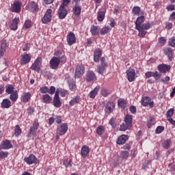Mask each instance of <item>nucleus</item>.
Masks as SVG:
<instances>
[{
    "label": "nucleus",
    "mask_w": 175,
    "mask_h": 175,
    "mask_svg": "<svg viewBox=\"0 0 175 175\" xmlns=\"http://www.w3.org/2000/svg\"><path fill=\"white\" fill-rule=\"evenodd\" d=\"M144 16H141L138 17L135 21V29L138 31V36L139 38H144L147 35V30L150 29L151 28V23H144ZM143 24V25H142Z\"/></svg>",
    "instance_id": "f257e3e1"
},
{
    "label": "nucleus",
    "mask_w": 175,
    "mask_h": 175,
    "mask_svg": "<svg viewBox=\"0 0 175 175\" xmlns=\"http://www.w3.org/2000/svg\"><path fill=\"white\" fill-rule=\"evenodd\" d=\"M21 6H23L21 2L15 0L11 5L10 11L12 12V13H20V12H21Z\"/></svg>",
    "instance_id": "f03ea898"
},
{
    "label": "nucleus",
    "mask_w": 175,
    "mask_h": 175,
    "mask_svg": "<svg viewBox=\"0 0 175 175\" xmlns=\"http://www.w3.org/2000/svg\"><path fill=\"white\" fill-rule=\"evenodd\" d=\"M100 62L101 64L97 67V72L99 75H103L107 68V63H106V59L105 57L100 59Z\"/></svg>",
    "instance_id": "7ed1b4c3"
},
{
    "label": "nucleus",
    "mask_w": 175,
    "mask_h": 175,
    "mask_svg": "<svg viewBox=\"0 0 175 175\" xmlns=\"http://www.w3.org/2000/svg\"><path fill=\"white\" fill-rule=\"evenodd\" d=\"M84 70H85V68H84V66L83 64L78 65L75 70V79H80V77L84 75Z\"/></svg>",
    "instance_id": "20e7f679"
},
{
    "label": "nucleus",
    "mask_w": 175,
    "mask_h": 175,
    "mask_svg": "<svg viewBox=\"0 0 175 175\" xmlns=\"http://www.w3.org/2000/svg\"><path fill=\"white\" fill-rule=\"evenodd\" d=\"M53 106L57 108L62 106V102H61L59 98V92H58V90L55 92V96L53 97Z\"/></svg>",
    "instance_id": "39448f33"
},
{
    "label": "nucleus",
    "mask_w": 175,
    "mask_h": 175,
    "mask_svg": "<svg viewBox=\"0 0 175 175\" xmlns=\"http://www.w3.org/2000/svg\"><path fill=\"white\" fill-rule=\"evenodd\" d=\"M68 132V124L63 123L57 126V135H65Z\"/></svg>",
    "instance_id": "423d86ee"
},
{
    "label": "nucleus",
    "mask_w": 175,
    "mask_h": 175,
    "mask_svg": "<svg viewBox=\"0 0 175 175\" xmlns=\"http://www.w3.org/2000/svg\"><path fill=\"white\" fill-rule=\"evenodd\" d=\"M51 13H53V10L51 9H49L46 10L45 14L42 18V21L43 24H47L51 21Z\"/></svg>",
    "instance_id": "0eeeda50"
},
{
    "label": "nucleus",
    "mask_w": 175,
    "mask_h": 175,
    "mask_svg": "<svg viewBox=\"0 0 175 175\" xmlns=\"http://www.w3.org/2000/svg\"><path fill=\"white\" fill-rule=\"evenodd\" d=\"M40 65H42V59L38 57L36 59L35 62L31 66L32 70H36V72H40Z\"/></svg>",
    "instance_id": "6e6552de"
},
{
    "label": "nucleus",
    "mask_w": 175,
    "mask_h": 175,
    "mask_svg": "<svg viewBox=\"0 0 175 175\" xmlns=\"http://www.w3.org/2000/svg\"><path fill=\"white\" fill-rule=\"evenodd\" d=\"M38 129H39V122H38V121H35L33 125L30 127L29 131L28 133L29 137L33 136Z\"/></svg>",
    "instance_id": "1a4fd4ad"
},
{
    "label": "nucleus",
    "mask_w": 175,
    "mask_h": 175,
    "mask_svg": "<svg viewBox=\"0 0 175 175\" xmlns=\"http://www.w3.org/2000/svg\"><path fill=\"white\" fill-rule=\"evenodd\" d=\"M26 9L29 12H35L39 10V6L38 5V3H35L34 1H31L27 5Z\"/></svg>",
    "instance_id": "9d476101"
},
{
    "label": "nucleus",
    "mask_w": 175,
    "mask_h": 175,
    "mask_svg": "<svg viewBox=\"0 0 175 175\" xmlns=\"http://www.w3.org/2000/svg\"><path fill=\"white\" fill-rule=\"evenodd\" d=\"M142 104L143 106H148L150 109H152L154 107V103L153 101L151 102V98L148 96H146L142 98Z\"/></svg>",
    "instance_id": "9b49d317"
},
{
    "label": "nucleus",
    "mask_w": 175,
    "mask_h": 175,
    "mask_svg": "<svg viewBox=\"0 0 175 175\" xmlns=\"http://www.w3.org/2000/svg\"><path fill=\"white\" fill-rule=\"evenodd\" d=\"M25 162L27 163V165H32L33 163H38V158L35 157L33 154L29 155L28 157H25L24 159Z\"/></svg>",
    "instance_id": "f8f14e48"
},
{
    "label": "nucleus",
    "mask_w": 175,
    "mask_h": 175,
    "mask_svg": "<svg viewBox=\"0 0 175 175\" xmlns=\"http://www.w3.org/2000/svg\"><path fill=\"white\" fill-rule=\"evenodd\" d=\"M50 66L51 69H58L59 66V60L58 57H53L50 61Z\"/></svg>",
    "instance_id": "ddd939ff"
},
{
    "label": "nucleus",
    "mask_w": 175,
    "mask_h": 175,
    "mask_svg": "<svg viewBox=\"0 0 175 175\" xmlns=\"http://www.w3.org/2000/svg\"><path fill=\"white\" fill-rule=\"evenodd\" d=\"M126 73L127 75L129 81L132 82L135 81V76H136V72L134 69L129 68L126 72Z\"/></svg>",
    "instance_id": "4468645a"
},
{
    "label": "nucleus",
    "mask_w": 175,
    "mask_h": 175,
    "mask_svg": "<svg viewBox=\"0 0 175 175\" xmlns=\"http://www.w3.org/2000/svg\"><path fill=\"white\" fill-rule=\"evenodd\" d=\"M116 107V105L113 102L107 103L105 105V111L107 113V114H110L111 113H113V111L114 110Z\"/></svg>",
    "instance_id": "2eb2a0df"
},
{
    "label": "nucleus",
    "mask_w": 175,
    "mask_h": 175,
    "mask_svg": "<svg viewBox=\"0 0 175 175\" xmlns=\"http://www.w3.org/2000/svg\"><path fill=\"white\" fill-rule=\"evenodd\" d=\"M13 145L9 140L3 141L0 145L1 150H9L10 148H12Z\"/></svg>",
    "instance_id": "dca6fc26"
},
{
    "label": "nucleus",
    "mask_w": 175,
    "mask_h": 175,
    "mask_svg": "<svg viewBox=\"0 0 175 175\" xmlns=\"http://www.w3.org/2000/svg\"><path fill=\"white\" fill-rule=\"evenodd\" d=\"M67 42L69 46H72L74 43H76V36L72 31H70L67 36Z\"/></svg>",
    "instance_id": "f3484780"
},
{
    "label": "nucleus",
    "mask_w": 175,
    "mask_h": 175,
    "mask_svg": "<svg viewBox=\"0 0 175 175\" xmlns=\"http://www.w3.org/2000/svg\"><path fill=\"white\" fill-rule=\"evenodd\" d=\"M58 14H59V18L60 20H64L66 17V14H68V11L66 10V8L64 7L60 6L59 11H58Z\"/></svg>",
    "instance_id": "a211bd4d"
},
{
    "label": "nucleus",
    "mask_w": 175,
    "mask_h": 175,
    "mask_svg": "<svg viewBox=\"0 0 175 175\" xmlns=\"http://www.w3.org/2000/svg\"><path fill=\"white\" fill-rule=\"evenodd\" d=\"M21 65H26V64H28L31 61V57L29 55H21Z\"/></svg>",
    "instance_id": "6ab92c4d"
},
{
    "label": "nucleus",
    "mask_w": 175,
    "mask_h": 175,
    "mask_svg": "<svg viewBox=\"0 0 175 175\" xmlns=\"http://www.w3.org/2000/svg\"><path fill=\"white\" fill-rule=\"evenodd\" d=\"M96 75L92 71H88L86 74V81H95Z\"/></svg>",
    "instance_id": "aec40b11"
},
{
    "label": "nucleus",
    "mask_w": 175,
    "mask_h": 175,
    "mask_svg": "<svg viewBox=\"0 0 175 175\" xmlns=\"http://www.w3.org/2000/svg\"><path fill=\"white\" fill-rule=\"evenodd\" d=\"M158 69L160 73H166V72H169L170 66L166 64H160L158 66Z\"/></svg>",
    "instance_id": "412c9836"
},
{
    "label": "nucleus",
    "mask_w": 175,
    "mask_h": 175,
    "mask_svg": "<svg viewBox=\"0 0 175 175\" xmlns=\"http://www.w3.org/2000/svg\"><path fill=\"white\" fill-rule=\"evenodd\" d=\"M102 57V49H98L94 51V62H99V58Z\"/></svg>",
    "instance_id": "4be33fe9"
},
{
    "label": "nucleus",
    "mask_w": 175,
    "mask_h": 175,
    "mask_svg": "<svg viewBox=\"0 0 175 175\" xmlns=\"http://www.w3.org/2000/svg\"><path fill=\"white\" fill-rule=\"evenodd\" d=\"M128 139V135H122L120 137H119L117 139V144L121 145V144H125L126 143V140Z\"/></svg>",
    "instance_id": "5701e85b"
},
{
    "label": "nucleus",
    "mask_w": 175,
    "mask_h": 175,
    "mask_svg": "<svg viewBox=\"0 0 175 175\" xmlns=\"http://www.w3.org/2000/svg\"><path fill=\"white\" fill-rule=\"evenodd\" d=\"M20 23V19L18 18H15L12 22L11 23L10 25V28L12 31H16L17 30V25Z\"/></svg>",
    "instance_id": "b1692460"
},
{
    "label": "nucleus",
    "mask_w": 175,
    "mask_h": 175,
    "mask_svg": "<svg viewBox=\"0 0 175 175\" xmlns=\"http://www.w3.org/2000/svg\"><path fill=\"white\" fill-rule=\"evenodd\" d=\"M55 55L56 56V58H58L59 64H63L64 62H65V61H66V57H65V55L61 56V51H59L55 52Z\"/></svg>",
    "instance_id": "393cba45"
},
{
    "label": "nucleus",
    "mask_w": 175,
    "mask_h": 175,
    "mask_svg": "<svg viewBox=\"0 0 175 175\" xmlns=\"http://www.w3.org/2000/svg\"><path fill=\"white\" fill-rule=\"evenodd\" d=\"M12 106V102L8 98H5L3 100L1 103L2 109H9Z\"/></svg>",
    "instance_id": "a878e982"
},
{
    "label": "nucleus",
    "mask_w": 175,
    "mask_h": 175,
    "mask_svg": "<svg viewBox=\"0 0 175 175\" xmlns=\"http://www.w3.org/2000/svg\"><path fill=\"white\" fill-rule=\"evenodd\" d=\"M81 155L83 158H85L88 154H90V147L85 146H83L81 150Z\"/></svg>",
    "instance_id": "bb28decb"
},
{
    "label": "nucleus",
    "mask_w": 175,
    "mask_h": 175,
    "mask_svg": "<svg viewBox=\"0 0 175 175\" xmlns=\"http://www.w3.org/2000/svg\"><path fill=\"white\" fill-rule=\"evenodd\" d=\"M99 90H100V87L96 86L92 92H90L89 94L90 98L94 99V98L96 96L98 92H99Z\"/></svg>",
    "instance_id": "cd10ccee"
},
{
    "label": "nucleus",
    "mask_w": 175,
    "mask_h": 175,
    "mask_svg": "<svg viewBox=\"0 0 175 175\" xmlns=\"http://www.w3.org/2000/svg\"><path fill=\"white\" fill-rule=\"evenodd\" d=\"M31 99V93H24L23 95L21 96V100L22 102H24L25 103H27V102H29Z\"/></svg>",
    "instance_id": "c85d7f7f"
},
{
    "label": "nucleus",
    "mask_w": 175,
    "mask_h": 175,
    "mask_svg": "<svg viewBox=\"0 0 175 175\" xmlns=\"http://www.w3.org/2000/svg\"><path fill=\"white\" fill-rule=\"evenodd\" d=\"M53 100V98L50 96L49 94H43L42 95V102L43 103H51V101Z\"/></svg>",
    "instance_id": "c756f323"
},
{
    "label": "nucleus",
    "mask_w": 175,
    "mask_h": 175,
    "mask_svg": "<svg viewBox=\"0 0 175 175\" xmlns=\"http://www.w3.org/2000/svg\"><path fill=\"white\" fill-rule=\"evenodd\" d=\"M164 53L168 56L170 61H172V58L173 57V50H172V48H167L164 49Z\"/></svg>",
    "instance_id": "7c9ffc66"
},
{
    "label": "nucleus",
    "mask_w": 175,
    "mask_h": 175,
    "mask_svg": "<svg viewBox=\"0 0 175 175\" xmlns=\"http://www.w3.org/2000/svg\"><path fill=\"white\" fill-rule=\"evenodd\" d=\"M10 99L12 102H16V100L18 99V93L17 92V90H14V92L10 94Z\"/></svg>",
    "instance_id": "2f4dec72"
},
{
    "label": "nucleus",
    "mask_w": 175,
    "mask_h": 175,
    "mask_svg": "<svg viewBox=\"0 0 175 175\" xmlns=\"http://www.w3.org/2000/svg\"><path fill=\"white\" fill-rule=\"evenodd\" d=\"M124 122L128 126L132 127V116L126 115L124 118Z\"/></svg>",
    "instance_id": "473e14b6"
},
{
    "label": "nucleus",
    "mask_w": 175,
    "mask_h": 175,
    "mask_svg": "<svg viewBox=\"0 0 175 175\" xmlns=\"http://www.w3.org/2000/svg\"><path fill=\"white\" fill-rule=\"evenodd\" d=\"M162 146L165 150H168V148H170V146H172V139H168L164 141Z\"/></svg>",
    "instance_id": "72a5a7b5"
},
{
    "label": "nucleus",
    "mask_w": 175,
    "mask_h": 175,
    "mask_svg": "<svg viewBox=\"0 0 175 175\" xmlns=\"http://www.w3.org/2000/svg\"><path fill=\"white\" fill-rule=\"evenodd\" d=\"M90 32L93 36L98 35L99 33V27L93 25L90 29Z\"/></svg>",
    "instance_id": "f704fd0d"
},
{
    "label": "nucleus",
    "mask_w": 175,
    "mask_h": 175,
    "mask_svg": "<svg viewBox=\"0 0 175 175\" xmlns=\"http://www.w3.org/2000/svg\"><path fill=\"white\" fill-rule=\"evenodd\" d=\"M118 105L119 107H121V109H125V107H126V101H125V100L124 99L120 98L118 100Z\"/></svg>",
    "instance_id": "c9c22d12"
},
{
    "label": "nucleus",
    "mask_w": 175,
    "mask_h": 175,
    "mask_svg": "<svg viewBox=\"0 0 175 175\" xmlns=\"http://www.w3.org/2000/svg\"><path fill=\"white\" fill-rule=\"evenodd\" d=\"M5 92L7 94H12V92H14V87L12 85H8L5 86Z\"/></svg>",
    "instance_id": "e433bc0d"
},
{
    "label": "nucleus",
    "mask_w": 175,
    "mask_h": 175,
    "mask_svg": "<svg viewBox=\"0 0 175 175\" xmlns=\"http://www.w3.org/2000/svg\"><path fill=\"white\" fill-rule=\"evenodd\" d=\"M73 12L75 16H80V13H81V8L79 5H75L73 8Z\"/></svg>",
    "instance_id": "4c0bfd02"
},
{
    "label": "nucleus",
    "mask_w": 175,
    "mask_h": 175,
    "mask_svg": "<svg viewBox=\"0 0 175 175\" xmlns=\"http://www.w3.org/2000/svg\"><path fill=\"white\" fill-rule=\"evenodd\" d=\"M80 102V97L79 96H75L70 101V106H75L76 103H79Z\"/></svg>",
    "instance_id": "58836bf2"
},
{
    "label": "nucleus",
    "mask_w": 175,
    "mask_h": 175,
    "mask_svg": "<svg viewBox=\"0 0 175 175\" xmlns=\"http://www.w3.org/2000/svg\"><path fill=\"white\" fill-rule=\"evenodd\" d=\"M128 157H129V152L123 150L120 152V158L122 159H128Z\"/></svg>",
    "instance_id": "ea45409f"
},
{
    "label": "nucleus",
    "mask_w": 175,
    "mask_h": 175,
    "mask_svg": "<svg viewBox=\"0 0 175 175\" xmlns=\"http://www.w3.org/2000/svg\"><path fill=\"white\" fill-rule=\"evenodd\" d=\"M131 126H129L126 123H123L120 127V131L122 132H125V131H128V129H131Z\"/></svg>",
    "instance_id": "a19ab883"
},
{
    "label": "nucleus",
    "mask_w": 175,
    "mask_h": 175,
    "mask_svg": "<svg viewBox=\"0 0 175 175\" xmlns=\"http://www.w3.org/2000/svg\"><path fill=\"white\" fill-rule=\"evenodd\" d=\"M97 18L98 21H103L105 19V12L103 11L98 12Z\"/></svg>",
    "instance_id": "79ce46f5"
},
{
    "label": "nucleus",
    "mask_w": 175,
    "mask_h": 175,
    "mask_svg": "<svg viewBox=\"0 0 175 175\" xmlns=\"http://www.w3.org/2000/svg\"><path fill=\"white\" fill-rule=\"evenodd\" d=\"M173 114H174V109L172 108L167 111V119L172 118V117H173Z\"/></svg>",
    "instance_id": "37998d69"
},
{
    "label": "nucleus",
    "mask_w": 175,
    "mask_h": 175,
    "mask_svg": "<svg viewBox=\"0 0 175 175\" xmlns=\"http://www.w3.org/2000/svg\"><path fill=\"white\" fill-rule=\"evenodd\" d=\"M110 31V27H105L100 30L101 35H106Z\"/></svg>",
    "instance_id": "c03bdc74"
},
{
    "label": "nucleus",
    "mask_w": 175,
    "mask_h": 175,
    "mask_svg": "<svg viewBox=\"0 0 175 175\" xmlns=\"http://www.w3.org/2000/svg\"><path fill=\"white\" fill-rule=\"evenodd\" d=\"M15 136H20V135H21V129L20 128V126L16 125L15 126Z\"/></svg>",
    "instance_id": "a18cd8bd"
},
{
    "label": "nucleus",
    "mask_w": 175,
    "mask_h": 175,
    "mask_svg": "<svg viewBox=\"0 0 175 175\" xmlns=\"http://www.w3.org/2000/svg\"><path fill=\"white\" fill-rule=\"evenodd\" d=\"M105 132V129L103 128V126H99L96 129V133L98 135H103V133Z\"/></svg>",
    "instance_id": "49530a36"
},
{
    "label": "nucleus",
    "mask_w": 175,
    "mask_h": 175,
    "mask_svg": "<svg viewBox=\"0 0 175 175\" xmlns=\"http://www.w3.org/2000/svg\"><path fill=\"white\" fill-rule=\"evenodd\" d=\"M9 155V152H3L1 151L0 152V158L1 159H3V158H8V156Z\"/></svg>",
    "instance_id": "de8ad7c7"
},
{
    "label": "nucleus",
    "mask_w": 175,
    "mask_h": 175,
    "mask_svg": "<svg viewBox=\"0 0 175 175\" xmlns=\"http://www.w3.org/2000/svg\"><path fill=\"white\" fill-rule=\"evenodd\" d=\"M164 130H165V127H163L162 126H159L156 129L155 132H156V133L159 134V133H162V132H163Z\"/></svg>",
    "instance_id": "09e8293b"
},
{
    "label": "nucleus",
    "mask_w": 175,
    "mask_h": 175,
    "mask_svg": "<svg viewBox=\"0 0 175 175\" xmlns=\"http://www.w3.org/2000/svg\"><path fill=\"white\" fill-rule=\"evenodd\" d=\"M161 76H162V75L157 71L155 72H152V77H154L155 80H159V79H161Z\"/></svg>",
    "instance_id": "8fccbe9b"
},
{
    "label": "nucleus",
    "mask_w": 175,
    "mask_h": 175,
    "mask_svg": "<svg viewBox=\"0 0 175 175\" xmlns=\"http://www.w3.org/2000/svg\"><path fill=\"white\" fill-rule=\"evenodd\" d=\"M8 48V42H6V40H3L1 41V49H4L6 50Z\"/></svg>",
    "instance_id": "3c124183"
},
{
    "label": "nucleus",
    "mask_w": 175,
    "mask_h": 175,
    "mask_svg": "<svg viewBox=\"0 0 175 175\" xmlns=\"http://www.w3.org/2000/svg\"><path fill=\"white\" fill-rule=\"evenodd\" d=\"M69 87L71 91H76V83L71 82L70 83H69Z\"/></svg>",
    "instance_id": "603ef678"
},
{
    "label": "nucleus",
    "mask_w": 175,
    "mask_h": 175,
    "mask_svg": "<svg viewBox=\"0 0 175 175\" xmlns=\"http://www.w3.org/2000/svg\"><path fill=\"white\" fill-rule=\"evenodd\" d=\"M48 92L49 94H50L51 95H53V94L55 93V87L54 86H51L50 89H48Z\"/></svg>",
    "instance_id": "864d4df0"
},
{
    "label": "nucleus",
    "mask_w": 175,
    "mask_h": 175,
    "mask_svg": "<svg viewBox=\"0 0 175 175\" xmlns=\"http://www.w3.org/2000/svg\"><path fill=\"white\" fill-rule=\"evenodd\" d=\"M64 165H65V166L66 167H69L70 166H72V160H66L64 161Z\"/></svg>",
    "instance_id": "5fc2aeb1"
},
{
    "label": "nucleus",
    "mask_w": 175,
    "mask_h": 175,
    "mask_svg": "<svg viewBox=\"0 0 175 175\" xmlns=\"http://www.w3.org/2000/svg\"><path fill=\"white\" fill-rule=\"evenodd\" d=\"M41 94H47L49 92V88L47 87H42L40 88Z\"/></svg>",
    "instance_id": "6e6d98bb"
},
{
    "label": "nucleus",
    "mask_w": 175,
    "mask_h": 175,
    "mask_svg": "<svg viewBox=\"0 0 175 175\" xmlns=\"http://www.w3.org/2000/svg\"><path fill=\"white\" fill-rule=\"evenodd\" d=\"M139 12H140V8L139 7H134L133 8V14H139Z\"/></svg>",
    "instance_id": "4d7b16f0"
},
{
    "label": "nucleus",
    "mask_w": 175,
    "mask_h": 175,
    "mask_svg": "<svg viewBox=\"0 0 175 175\" xmlns=\"http://www.w3.org/2000/svg\"><path fill=\"white\" fill-rule=\"evenodd\" d=\"M109 94H110V91L107 90V89H103L102 90V95L103 96H107V95H109Z\"/></svg>",
    "instance_id": "13d9d810"
},
{
    "label": "nucleus",
    "mask_w": 175,
    "mask_h": 175,
    "mask_svg": "<svg viewBox=\"0 0 175 175\" xmlns=\"http://www.w3.org/2000/svg\"><path fill=\"white\" fill-rule=\"evenodd\" d=\"M31 21H26L24 25L25 28H26L27 29H28V28H31Z\"/></svg>",
    "instance_id": "bf43d9fd"
},
{
    "label": "nucleus",
    "mask_w": 175,
    "mask_h": 175,
    "mask_svg": "<svg viewBox=\"0 0 175 175\" xmlns=\"http://www.w3.org/2000/svg\"><path fill=\"white\" fill-rule=\"evenodd\" d=\"M170 46H171V47H174L175 46V37L172 38L170 40Z\"/></svg>",
    "instance_id": "052dcab7"
},
{
    "label": "nucleus",
    "mask_w": 175,
    "mask_h": 175,
    "mask_svg": "<svg viewBox=\"0 0 175 175\" xmlns=\"http://www.w3.org/2000/svg\"><path fill=\"white\" fill-rule=\"evenodd\" d=\"M70 2V0H64L62 4L60 6H62V8H65L66 6H68Z\"/></svg>",
    "instance_id": "680f3d73"
},
{
    "label": "nucleus",
    "mask_w": 175,
    "mask_h": 175,
    "mask_svg": "<svg viewBox=\"0 0 175 175\" xmlns=\"http://www.w3.org/2000/svg\"><path fill=\"white\" fill-rule=\"evenodd\" d=\"M167 10L169 12L175 10V5H168L167 6Z\"/></svg>",
    "instance_id": "e2e57ef3"
},
{
    "label": "nucleus",
    "mask_w": 175,
    "mask_h": 175,
    "mask_svg": "<svg viewBox=\"0 0 175 175\" xmlns=\"http://www.w3.org/2000/svg\"><path fill=\"white\" fill-rule=\"evenodd\" d=\"M59 94H60L61 96H66L68 95V91L66 90H59Z\"/></svg>",
    "instance_id": "0e129e2a"
},
{
    "label": "nucleus",
    "mask_w": 175,
    "mask_h": 175,
    "mask_svg": "<svg viewBox=\"0 0 175 175\" xmlns=\"http://www.w3.org/2000/svg\"><path fill=\"white\" fill-rule=\"evenodd\" d=\"M161 81L164 83V84H166L170 81V77H165V78L161 79Z\"/></svg>",
    "instance_id": "69168bd1"
},
{
    "label": "nucleus",
    "mask_w": 175,
    "mask_h": 175,
    "mask_svg": "<svg viewBox=\"0 0 175 175\" xmlns=\"http://www.w3.org/2000/svg\"><path fill=\"white\" fill-rule=\"evenodd\" d=\"M159 42L161 43V44H165V43H166V38L161 37L159 38Z\"/></svg>",
    "instance_id": "338daca9"
},
{
    "label": "nucleus",
    "mask_w": 175,
    "mask_h": 175,
    "mask_svg": "<svg viewBox=\"0 0 175 175\" xmlns=\"http://www.w3.org/2000/svg\"><path fill=\"white\" fill-rule=\"evenodd\" d=\"M130 111H131V113H132V114H135V113H136V107H135L133 105L130 107Z\"/></svg>",
    "instance_id": "774afa93"
}]
</instances>
